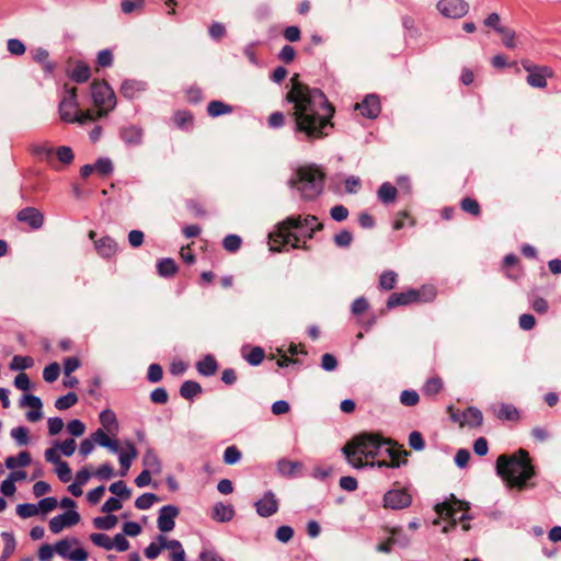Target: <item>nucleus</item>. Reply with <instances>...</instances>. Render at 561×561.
Segmentation results:
<instances>
[{
  "label": "nucleus",
  "instance_id": "43",
  "mask_svg": "<svg viewBox=\"0 0 561 561\" xmlns=\"http://www.w3.org/2000/svg\"><path fill=\"white\" fill-rule=\"evenodd\" d=\"M171 561H186L185 551L179 540H171L169 549Z\"/></svg>",
  "mask_w": 561,
  "mask_h": 561
},
{
  "label": "nucleus",
  "instance_id": "27",
  "mask_svg": "<svg viewBox=\"0 0 561 561\" xmlns=\"http://www.w3.org/2000/svg\"><path fill=\"white\" fill-rule=\"evenodd\" d=\"M144 90V84L136 80H125L119 89L123 96L134 99L139 92Z\"/></svg>",
  "mask_w": 561,
  "mask_h": 561
},
{
  "label": "nucleus",
  "instance_id": "22",
  "mask_svg": "<svg viewBox=\"0 0 561 561\" xmlns=\"http://www.w3.org/2000/svg\"><path fill=\"white\" fill-rule=\"evenodd\" d=\"M94 249L104 259H112L117 253V243L108 236L94 240Z\"/></svg>",
  "mask_w": 561,
  "mask_h": 561
},
{
  "label": "nucleus",
  "instance_id": "46",
  "mask_svg": "<svg viewBox=\"0 0 561 561\" xmlns=\"http://www.w3.org/2000/svg\"><path fill=\"white\" fill-rule=\"evenodd\" d=\"M398 275L393 271H386L380 275L379 285L386 290L392 289L397 284Z\"/></svg>",
  "mask_w": 561,
  "mask_h": 561
},
{
  "label": "nucleus",
  "instance_id": "55",
  "mask_svg": "<svg viewBox=\"0 0 561 561\" xmlns=\"http://www.w3.org/2000/svg\"><path fill=\"white\" fill-rule=\"evenodd\" d=\"M33 57L37 62L43 64L45 70L53 71L54 65L48 61L49 54L47 50L38 48L33 53Z\"/></svg>",
  "mask_w": 561,
  "mask_h": 561
},
{
  "label": "nucleus",
  "instance_id": "51",
  "mask_svg": "<svg viewBox=\"0 0 561 561\" xmlns=\"http://www.w3.org/2000/svg\"><path fill=\"white\" fill-rule=\"evenodd\" d=\"M55 444L59 451L66 457L72 456L77 448V443L73 438H68L64 442H56Z\"/></svg>",
  "mask_w": 561,
  "mask_h": 561
},
{
  "label": "nucleus",
  "instance_id": "18",
  "mask_svg": "<svg viewBox=\"0 0 561 561\" xmlns=\"http://www.w3.org/2000/svg\"><path fill=\"white\" fill-rule=\"evenodd\" d=\"M179 515V510L173 505L163 506L159 512L158 528L162 533L171 531L175 526V517Z\"/></svg>",
  "mask_w": 561,
  "mask_h": 561
},
{
  "label": "nucleus",
  "instance_id": "26",
  "mask_svg": "<svg viewBox=\"0 0 561 561\" xmlns=\"http://www.w3.org/2000/svg\"><path fill=\"white\" fill-rule=\"evenodd\" d=\"M196 368L201 375L211 376L217 371L218 364L214 356L207 355L197 362Z\"/></svg>",
  "mask_w": 561,
  "mask_h": 561
},
{
  "label": "nucleus",
  "instance_id": "30",
  "mask_svg": "<svg viewBox=\"0 0 561 561\" xmlns=\"http://www.w3.org/2000/svg\"><path fill=\"white\" fill-rule=\"evenodd\" d=\"M32 458L28 451H21L18 456H10L5 459V467L13 470L18 467H26L31 463Z\"/></svg>",
  "mask_w": 561,
  "mask_h": 561
},
{
  "label": "nucleus",
  "instance_id": "52",
  "mask_svg": "<svg viewBox=\"0 0 561 561\" xmlns=\"http://www.w3.org/2000/svg\"><path fill=\"white\" fill-rule=\"evenodd\" d=\"M16 514L21 518H30L38 514V508L36 504H19L16 506Z\"/></svg>",
  "mask_w": 561,
  "mask_h": 561
},
{
  "label": "nucleus",
  "instance_id": "4",
  "mask_svg": "<svg viewBox=\"0 0 561 561\" xmlns=\"http://www.w3.org/2000/svg\"><path fill=\"white\" fill-rule=\"evenodd\" d=\"M496 470L510 488L518 490L524 489L535 473L528 454L523 449L511 457L501 455L496 460Z\"/></svg>",
  "mask_w": 561,
  "mask_h": 561
},
{
  "label": "nucleus",
  "instance_id": "31",
  "mask_svg": "<svg viewBox=\"0 0 561 561\" xmlns=\"http://www.w3.org/2000/svg\"><path fill=\"white\" fill-rule=\"evenodd\" d=\"M232 106L221 101H211L207 106V113L211 117L230 114Z\"/></svg>",
  "mask_w": 561,
  "mask_h": 561
},
{
  "label": "nucleus",
  "instance_id": "29",
  "mask_svg": "<svg viewBox=\"0 0 561 561\" xmlns=\"http://www.w3.org/2000/svg\"><path fill=\"white\" fill-rule=\"evenodd\" d=\"M91 76L90 68L87 64L78 61L70 70V78L76 82H85Z\"/></svg>",
  "mask_w": 561,
  "mask_h": 561
},
{
  "label": "nucleus",
  "instance_id": "28",
  "mask_svg": "<svg viewBox=\"0 0 561 561\" xmlns=\"http://www.w3.org/2000/svg\"><path fill=\"white\" fill-rule=\"evenodd\" d=\"M234 515V510L231 505L217 503L213 508V518L218 522H229Z\"/></svg>",
  "mask_w": 561,
  "mask_h": 561
},
{
  "label": "nucleus",
  "instance_id": "56",
  "mask_svg": "<svg viewBox=\"0 0 561 561\" xmlns=\"http://www.w3.org/2000/svg\"><path fill=\"white\" fill-rule=\"evenodd\" d=\"M409 225V226H414L415 221L414 219L409 215V213L407 211H400L398 215H397V218L393 222V229L394 230H400L402 229L405 225Z\"/></svg>",
  "mask_w": 561,
  "mask_h": 561
},
{
  "label": "nucleus",
  "instance_id": "37",
  "mask_svg": "<svg viewBox=\"0 0 561 561\" xmlns=\"http://www.w3.org/2000/svg\"><path fill=\"white\" fill-rule=\"evenodd\" d=\"M397 194V188L390 183H383L378 190V197L383 203L394 202Z\"/></svg>",
  "mask_w": 561,
  "mask_h": 561
},
{
  "label": "nucleus",
  "instance_id": "20",
  "mask_svg": "<svg viewBox=\"0 0 561 561\" xmlns=\"http://www.w3.org/2000/svg\"><path fill=\"white\" fill-rule=\"evenodd\" d=\"M256 512L262 517H268L278 510V502L272 492H267L255 503Z\"/></svg>",
  "mask_w": 561,
  "mask_h": 561
},
{
  "label": "nucleus",
  "instance_id": "48",
  "mask_svg": "<svg viewBox=\"0 0 561 561\" xmlns=\"http://www.w3.org/2000/svg\"><path fill=\"white\" fill-rule=\"evenodd\" d=\"M78 402V397L75 392H70L56 400L55 407L58 410H66L73 407Z\"/></svg>",
  "mask_w": 561,
  "mask_h": 561
},
{
  "label": "nucleus",
  "instance_id": "21",
  "mask_svg": "<svg viewBox=\"0 0 561 561\" xmlns=\"http://www.w3.org/2000/svg\"><path fill=\"white\" fill-rule=\"evenodd\" d=\"M493 414L502 421L517 422L520 417L517 408L511 403H497L492 407Z\"/></svg>",
  "mask_w": 561,
  "mask_h": 561
},
{
  "label": "nucleus",
  "instance_id": "19",
  "mask_svg": "<svg viewBox=\"0 0 561 561\" xmlns=\"http://www.w3.org/2000/svg\"><path fill=\"white\" fill-rule=\"evenodd\" d=\"M16 218L19 221L27 224L31 229H38L44 222L43 214L34 207L23 208L18 213Z\"/></svg>",
  "mask_w": 561,
  "mask_h": 561
},
{
  "label": "nucleus",
  "instance_id": "60",
  "mask_svg": "<svg viewBox=\"0 0 561 561\" xmlns=\"http://www.w3.org/2000/svg\"><path fill=\"white\" fill-rule=\"evenodd\" d=\"M58 506V501L55 497H45L37 504L38 513L47 514Z\"/></svg>",
  "mask_w": 561,
  "mask_h": 561
},
{
  "label": "nucleus",
  "instance_id": "42",
  "mask_svg": "<svg viewBox=\"0 0 561 561\" xmlns=\"http://www.w3.org/2000/svg\"><path fill=\"white\" fill-rule=\"evenodd\" d=\"M54 157H56L58 161L64 164H70L75 158L71 148L67 146H61L57 149H54Z\"/></svg>",
  "mask_w": 561,
  "mask_h": 561
},
{
  "label": "nucleus",
  "instance_id": "49",
  "mask_svg": "<svg viewBox=\"0 0 561 561\" xmlns=\"http://www.w3.org/2000/svg\"><path fill=\"white\" fill-rule=\"evenodd\" d=\"M419 401L420 396L415 390H403L400 394V402L405 407H414Z\"/></svg>",
  "mask_w": 561,
  "mask_h": 561
},
{
  "label": "nucleus",
  "instance_id": "32",
  "mask_svg": "<svg viewBox=\"0 0 561 561\" xmlns=\"http://www.w3.org/2000/svg\"><path fill=\"white\" fill-rule=\"evenodd\" d=\"M158 273L162 277L173 276L178 272L176 263L173 259H163L157 264Z\"/></svg>",
  "mask_w": 561,
  "mask_h": 561
},
{
  "label": "nucleus",
  "instance_id": "34",
  "mask_svg": "<svg viewBox=\"0 0 561 561\" xmlns=\"http://www.w3.org/2000/svg\"><path fill=\"white\" fill-rule=\"evenodd\" d=\"M278 353H280L279 358L277 359V365L280 367L287 366L291 360L290 356H295L298 353H304V347L301 345L291 344L287 352H283L282 350H278Z\"/></svg>",
  "mask_w": 561,
  "mask_h": 561
},
{
  "label": "nucleus",
  "instance_id": "9",
  "mask_svg": "<svg viewBox=\"0 0 561 561\" xmlns=\"http://www.w3.org/2000/svg\"><path fill=\"white\" fill-rule=\"evenodd\" d=\"M91 93L94 103V115L96 118L106 115L115 107V93L105 81H94L91 85Z\"/></svg>",
  "mask_w": 561,
  "mask_h": 561
},
{
  "label": "nucleus",
  "instance_id": "14",
  "mask_svg": "<svg viewBox=\"0 0 561 561\" xmlns=\"http://www.w3.org/2000/svg\"><path fill=\"white\" fill-rule=\"evenodd\" d=\"M80 520V514L76 510H70L53 517L48 523V527L53 534H60L65 528L78 525Z\"/></svg>",
  "mask_w": 561,
  "mask_h": 561
},
{
  "label": "nucleus",
  "instance_id": "61",
  "mask_svg": "<svg viewBox=\"0 0 561 561\" xmlns=\"http://www.w3.org/2000/svg\"><path fill=\"white\" fill-rule=\"evenodd\" d=\"M499 33L501 35L502 43L507 48H514L516 46L515 33L512 30L503 27V28H499Z\"/></svg>",
  "mask_w": 561,
  "mask_h": 561
},
{
  "label": "nucleus",
  "instance_id": "58",
  "mask_svg": "<svg viewBox=\"0 0 561 561\" xmlns=\"http://www.w3.org/2000/svg\"><path fill=\"white\" fill-rule=\"evenodd\" d=\"M144 5H145V0H135V1L124 0L121 3L122 11L126 14H129L136 10L140 11V10H142Z\"/></svg>",
  "mask_w": 561,
  "mask_h": 561
},
{
  "label": "nucleus",
  "instance_id": "47",
  "mask_svg": "<svg viewBox=\"0 0 561 561\" xmlns=\"http://www.w3.org/2000/svg\"><path fill=\"white\" fill-rule=\"evenodd\" d=\"M90 540L98 547H101L105 550H112L113 549V545H112V539L105 535V534H101V533H94V534H91L90 535Z\"/></svg>",
  "mask_w": 561,
  "mask_h": 561
},
{
  "label": "nucleus",
  "instance_id": "5",
  "mask_svg": "<svg viewBox=\"0 0 561 561\" xmlns=\"http://www.w3.org/2000/svg\"><path fill=\"white\" fill-rule=\"evenodd\" d=\"M435 511L438 518L434 520V524L438 525L440 520L446 522V525H444L442 529L443 533L450 531L457 523L461 524L463 531L470 529V524L468 523L469 505L466 502L459 501L453 496L449 501L437 504Z\"/></svg>",
  "mask_w": 561,
  "mask_h": 561
},
{
  "label": "nucleus",
  "instance_id": "10",
  "mask_svg": "<svg viewBox=\"0 0 561 561\" xmlns=\"http://www.w3.org/2000/svg\"><path fill=\"white\" fill-rule=\"evenodd\" d=\"M522 66L528 73L526 81L533 88L546 89L548 80L554 76L553 70L548 66L536 65L528 60L523 61Z\"/></svg>",
  "mask_w": 561,
  "mask_h": 561
},
{
  "label": "nucleus",
  "instance_id": "59",
  "mask_svg": "<svg viewBox=\"0 0 561 561\" xmlns=\"http://www.w3.org/2000/svg\"><path fill=\"white\" fill-rule=\"evenodd\" d=\"M110 491L123 499H129L130 491L123 481L114 482L110 485Z\"/></svg>",
  "mask_w": 561,
  "mask_h": 561
},
{
  "label": "nucleus",
  "instance_id": "2",
  "mask_svg": "<svg viewBox=\"0 0 561 561\" xmlns=\"http://www.w3.org/2000/svg\"><path fill=\"white\" fill-rule=\"evenodd\" d=\"M343 453L351 466L398 468L407 462L408 453L391 439L379 434L363 433L355 436L344 447Z\"/></svg>",
  "mask_w": 561,
  "mask_h": 561
},
{
  "label": "nucleus",
  "instance_id": "12",
  "mask_svg": "<svg viewBox=\"0 0 561 561\" xmlns=\"http://www.w3.org/2000/svg\"><path fill=\"white\" fill-rule=\"evenodd\" d=\"M469 3L465 0H439L437 11L446 19H461L469 12Z\"/></svg>",
  "mask_w": 561,
  "mask_h": 561
},
{
  "label": "nucleus",
  "instance_id": "40",
  "mask_svg": "<svg viewBox=\"0 0 561 561\" xmlns=\"http://www.w3.org/2000/svg\"><path fill=\"white\" fill-rule=\"evenodd\" d=\"M202 392V387L195 381H185L180 389V393L185 399H191Z\"/></svg>",
  "mask_w": 561,
  "mask_h": 561
},
{
  "label": "nucleus",
  "instance_id": "36",
  "mask_svg": "<svg viewBox=\"0 0 561 561\" xmlns=\"http://www.w3.org/2000/svg\"><path fill=\"white\" fill-rule=\"evenodd\" d=\"M118 518L115 515L107 514L106 516L95 517L93 525L101 530H110L117 525Z\"/></svg>",
  "mask_w": 561,
  "mask_h": 561
},
{
  "label": "nucleus",
  "instance_id": "57",
  "mask_svg": "<svg viewBox=\"0 0 561 561\" xmlns=\"http://www.w3.org/2000/svg\"><path fill=\"white\" fill-rule=\"evenodd\" d=\"M11 436L18 442L19 445L28 444V430L23 426L14 427L11 431Z\"/></svg>",
  "mask_w": 561,
  "mask_h": 561
},
{
  "label": "nucleus",
  "instance_id": "50",
  "mask_svg": "<svg viewBox=\"0 0 561 561\" xmlns=\"http://www.w3.org/2000/svg\"><path fill=\"white\" fill-rule=\"evenodd\" d=\"M158 500L156 494L145 493L136 500L135 506L138 510H148L153 503L158 502Z\"/></svg>",
  "mask_w": 561,
  "mask_h": 561
},
{
  "label": "nucleus",
  "instance_id": "25",
  "mask_svg": "<svg viewBox=\"0 0 561 561\" xmlns=\"http://www.w3.org/2000/svg\"><path fill=\"white\" fill-rule=\"evenodd\" d=\"M444 389V381L442 377L435 375L430 377L422 387V392L425 397H435Z\"/></svg>",
  "mask_w": 561,
  "mask_h": 561
},
{
  "label": "nucleus",
  "instance_id": "62",
  "mask_svg": "<svg viewBox=\"0 0 561 561\" xmlns=\"http://www.w3.org/2000/svg\"><path fill=\"white\" fill-rule=\"evenodd\" d=\"M110 437H113L111 434H108L106 431L104 430H96L92 435H91V438L93 440L94 444H98L102 447H105L106 445L110 444Z\"/></svg>",
  "mask_w": 561,
  "mask_h": 561
},
{
  "label": "nucleus",
  "instance_id": "23",
  "mask_svg": "<svg viewBox=\"0 0 561 561\" xmlns=\"http://www.w3.org/2000/svg\"><path fill=\"white\" fill-rule=\"evenodd\" d=\"M138 457V451L133 443L127 442L125 448L119 451L121 476L125 477L133 460Z\"/></svg>",
  "mask_w": 561,
  "mask_h": 561
},
{
  "label": "nucleus",
  "instance_id": "17",
  "mask_svg": "<svg viewBox=\"0 0 561 561\" xmlns=\"http://www.w3.org/2000/svg\"><path fill=\"white\" fill-rule=\"evenodd\" d=\"M354 110L366 118H376L381 110L380 101L376 95H367L360 103L354 105Z\"/></svg>",
  "mask_w": 561,
  "mask_h": 561
},
{
  "label": "nucleus",
  "instance_id": "64",
  "mask_svg": "<svg viewBox=\"0 0 561 561\" xmlns=\"http://www.w3.org/2000/svg\"><path fill=\"white\" fill-rule=\"evenodd\" d=\"M67 431L72 436L79 437L84 434L85 425L80 420H72L67 424Z\"/></svg>",
  "mask_w": 561,
  "mask_h": 561
},
{
  "label": "nucleus",
  "instance_id": "38",
  "mask_svg": "<svg viewBox=\"0 0 561 561\" xmlns=\"http://www.w3.org/2000/svg\"><path fill=\"white\" fill-rule=\"evenodd\" d=\"M504 267L506 268V274L508 277L517 278L520 275L518 259L513 254H508L505 256Z\"/></svg>",
  "mask_w": 561,
  "mask_h": 561
},
{
  "label": "nucleus",
  "instance_id": "63",
  "mask_svg": "<svg viewBox=\"0 0 561 561\" xmlns=\"http://www.w3.org/2000/svg\"><path fill=\"white\" fill-rule=\"evenodd\" d=\"M241 247V238L237 234H229L224 239V248L229 252H236Z\"/></svg>",
  "mask_w": 561,
  "mask_h": 561
},
{
  "label": "nucleus",
  "instance_id": "24",
  "mask_svg": "<svg viewBox=\"0 0 561 561\" xmlns=\"http://www.w3.org/2000/svg\"><path fill=\"white\" fill-rule=\"evenodd\" d=\"M99 419L102 426L101 430H104L113 437H116L119 432V424L116 414L112 410L107 409L100 413Z\"/></svg>",
  "mask_w": 561,
  "mask_h": 561
},
{
  "label": "nucleus",
  "instance_id": "1",
  "mask_svg": "<svg viewBox=\"0 0 561 561\" xmlns=\"http://www.w3.org/2000/svg\"><path fill=\"white\" fill-rule=\"evenodd\" d=\"M286 101L293 104L295 130L308 140L322 139L333 128L335 107L319 89H312L299 80L295 73L290 78V89Z\"/></svg>",
  "mask_w": 561,
  "mask_h": 561
},
{
  "label": "nucleus",
  "instance_id": "7",
  "mask_svg": "<svg viewBox=\"0 0 561 561\" xmlns=\"http://www.w3.org/2000/svg\"><path fill=\"white\" fill-rule=\"evenodd\" d=\"M324 173L317 167H301L297 171V180L291 183L306 199L317 197L323 187Z\"/></svg>",
  "mask_w": 561,
  "mask_h": 561
},
{
  "label": "nucleus",
  "instance_id": "13",
  "mask_svg": "<svg viewBox=\"0 0 561 561\" xmlns=\"http://www.w3.org/2000/svg\"><path fill=\"white\" fill-rule=\"evenodd\" d=\"M448 411L451 419L458 422L460 427H479L482 425L483 415L482 412L477 408L470 407L462 412H455L453 408H449Z\"/></svg>",
  "mask_w": 561,
  "mask_h": 561
},
{
  "label": "nucleus",
  "instance_id": "35",
  "mask_svg": "<svg viewBox=\"0 0 561 561\" xmlns=\"http://www.w3.org/2000/svg\"><path fill=\"white\" fill-rule=\"evenodd\" d=\"M32 152L36 154L41 160H45L48 163H53L54 160V148L48 144L35 145L32 147Z\"/></svg>",
  "mask_w": 561,
  "mask_h": 561
},
{
  "label": "nucleus",
  "instance_id": "54",
  "mask_svg": "<svg viewBox=\"0 0 561 561\" xmlns=\"http://www.w3.org/2000/svg\"><path fill=\"white\" fill-rule=\"evenodd\" d=\"M300 467H301V463L294 462V461H290L287 459H282L278 461V469H279L280 473H283V474H287V476L294 474L298 469H300Z\"/></svg>",
  "mask_w": 561,
  "mask_h": 561
},
{
  "label": "nucleus",
  "instance_id": "33",
  "mask_svg": "<svg viewBox=\"0 0 561 561\" xmlns=\"http://www.w3.org/2000/svg\"><path fill=\"white\" fill-rule=\"evenodd\" d=\"M145 470H150L154 474L160 473L161 465L158 456L152 450H147L142 459Z\"/></svg>",
  "mask_w": 561,
  "mask_h": 561
},
{
  "label": "nucleus",
  "instance_id": "15",
  "mask_svg": "<svg viewBox=\"0 0 561 561\" xmlns=\"http://www.w3.org/2000/svg\"><path fill=\"white\" fill-rule=\"evenodd\" d=\"M411 504V495L405 490H391L383 496V506L391 510H402Z\"/></svg>",
  "mask_w": 561,
  "mask_h": 561
},
{
  "label": "nucleus",
  "instance_id": "41",
  "mask_svg": "<svg viewBox=\"0 0 561 561\" xmlns=\"http://www.w3.org/2000/svg\"><path fill=\"white\" fill-rule=\"evenodd\" d=\"M174 124L180 128H186L193 124V115L188 111H178L173 116Z\"/></svg>",
  "mask_w": 561,
  "mask_h": 561
},
{
  "label": "nucleus",
  "instance_id": "44",
  "mask_svg": "<svg viewBox=\"0 0 561 561\" xmlns=\"http://www.w3.org/2000/svg\"><path fill=\"white\" fill-rule=\"evenodd\" d=\"M460 207L465 213H468L476 217L479 216L481 213L478 201L471 197H465L460 203Z\"/></svg>",
  "mask_w": 561,
  "mask_h": 561
},
{
  "label": "nucleus",
  "instance_id": "3",
  "mask_svg": "<svg viewBox=\"0 0 561 561\" xmlns=\"http://www.w3.org/2000/svg\"><path fill=\"white\" fill-rule=\"evenodd\" d=\"M322 224L318 222L314 216H297L288 217L280 222L274 232L270 233L268 244L272 251L278 252L285 245H291V248H299V237L293 230H302L308 228V238H312L314 231L322 229Z\"/></svg>",
  "mask_w": 561,
  "mask_h": 561
},
{
  "label": "nucleus",
  "instance_id": "11",
  "mask_svg": "<svg viewBox=\"0 0 561 561\" xmlns=\"http://www.w3.org/2000/svg\"><path fill=\"white\" fill-rule=\"evenodd\" d=\"M56 553L70 561H87L88 552L80 547V541L76 537L64 538L55 543Z\"/></svg>",
  "mask_w": 561,
  "mask_h": 561
},
{
  "label": "nucleus",
  "instance_id": "53",
  "mask_svg": "<svg viewBox=\"0 0 561 561\" xmlns=\"http://www.w3.org/2000/svg\"><path fill=\"white\" fill-rule=\"evenodd\" d=\"M60 367L57 363H51L44 368L43 378L47 382H54L58 379Z\"/></svg>",
  "mask_w": 561,
  "mask_h": 561
},
{
  "label": "nucleus",
  "instance_id": "45",
  "mask_svg": "<svg viewBox=\"0 0 561 561\" xmlns=\"http://www.w3.org/2000/svg\"><path fill=\"white\" fill-rule=\"evenodd\" d=\"M244 358L251 364V365H259L264 359V351L261 347H253L249 351H243Z\"/></svg>",
  "mask_w": 561,
  "mask_h": 561
},
{
  "label": "nucleus",
  "instance_id": "39",
  "mask_svg": "<svg viewBox=\"0 0 561 561\" xmlns=\"http://www.w3.org/2000/svg\"><path fill=\"white\" fill-rule=\"evenodd\" d=\"M33 365H34L33 357L15 355L10 363V369L11 370H24V369L33 367Z\"/></svg>",
  "mask_w": 561,
  "mask_h": 561
},
{
  "label": "nucleus",
  "instance_id": "8",
  "mask_svg": "<svg viewBox=\"0 0 561 561\" xmlns=\"http://www.w3.org/2000/svg\"><path fill=\"white\" fill-rule=\"evenodd\" d=\"M436 297V289L432 285H423L419 289H408L402 293H393L387 301L388 308L408 306L411 304L431 302Z\"/></svg>",
  "mask_w": 561,
  "mask_h": 561
},
{
  "label": "nucleus",
  "instance_id": "6",
  "mask_svg": "<svg viewBox=\"0 0 561 561\" xmlns=\"http://www.w3.org/2000/svg\"><path fill=\"white\" fill-rule=\"evenodd\" d=\"M65 94L59 104L60 118L68 123H80L95 121L94 110L82 111L77 101V89L65 84Z\"/></svg>",
  "mask_w": 561,
  "mask_h": 561
},
{
  "label": "nucleus",
  "instance_id": "16",
  "mask_svg": "<svg viewBox=\"0 0 561 561\" xmlns=\"http://www.w3.org/2000/svg\"><path fill=\"white\" fill-rule=\"evenodd\" d=\"M20 408H30V411L26 413V419L30 422H37L43 417V403L41 399L34 394H24L20 401Z\"/></svg>",
  "mask_w": 561,
  "mask_h": 561
}]
</instances>
